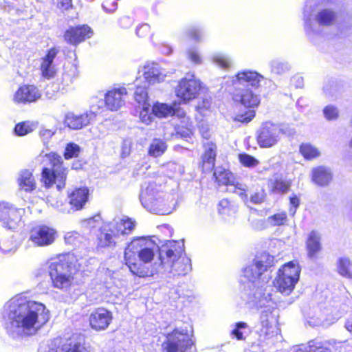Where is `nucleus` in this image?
Returning <instances> with one entry per match:
<instances>
[{"mask_svg":"<svg viewBox=\"0 0 352 352\" xmlns=\"http://www.w3.org/2000/svg\"><path fill=\"white\" fill-rule=\"evenodd\" d=\"M139 108L141 109L140 111V119L143 123L149 124L153 119L152 113H151V104H148V107L141 106Z\"/></svg>","mask_w":352,"mask_h":352,"instance_id":"obj_56","label":"nucleus"},{"mask_svg":"<svg viewBox=\"0 0 352 352\" xmlns=\"http://www.w3.org/2000/svg\"><path fill=\"white\" fill-rule=\"evenodd\" d=\"M232 98L234 102L248 108L256 107L260 103L259 96L254 94L250 88L235 87Z\"/></svg>","mask_w":352,"mask_h":352,"instance_id":"obj_21","label":"nucleus"},{"mask_svg":"<svg viewBox=\"0 0 352 352\" xmlns=\"http://www.w3.org/2000/svg\"><path fill=\"white\" fill-rule=\"evenodd\" d=\"M102 8L107 13H112L117 9L116 0H106L102 3Z\"/></svg>","mask_w":352,"mask_h":352,"instance_id":"obj_63","label":"nucleus"},{"mask_svg":"<svg viewBox=\"0 0 352 352\" xmlns=\"http://www.w3.org/2000/svg\"><path fill=\"white\" fill-rule=\"evenodd\" d=\"M214 177L219 185L228 186L230 192L238 194L244 202L247 201L246 186L239 183L234 184L232 181L233 175L229 170L223 167H217L214 171Z\"/></svg>","mask_w":352,"mask_h":352,"instance_id":"obj_17","label":"nucleus"},{"mask_svg":"<svg viewBox=\"0 0 352 352\" xmlns=\"http://www.w3.org/2000/svg\"><path fill=\"white\" fill-rule=\"evenodd\" d=\"M274 263V257L267 252L255 256L252 262L243 269L241 282L243 285L242 298L244 301L252 298L255 293L261 296L267 293V288H273L267 285L270 277L264 274Z\"/></svg>","mask_w":352,"mask_h":352,"instance_id":"obj_4","label":"nucleus"},{"mask_svg":"<svg viewBox=\"0 0 352 352\" xmlns=\"http://www.w3.org/2000/svg\"><path fill=\"white\" fill-rule=\"evenodd\" d=\"M54 3L62 11L67 10L72 7V0H54Z\"/></svg>","mask_w":352,"mask_h":352,"instance_id":"obj_62","label":"nucleus"},{"mask_svg":"<svg viewBox=\"0 0 352 352\" xmlns=\"http://www.w3.org/2000/svg\"><path fill=\"white\" fill-rule=\"evenodd\" d=\"M287 221V214L285 212H281L267 217V222L272 226H279L283 225Z\"/></svg>","mask_w":352,"mask_h":352,"instance_id":"obj_51","label":"nucleus"},{"mask_svg":"<svg viewBox=\"0 0 352 352\" xmlns=\"http://www.w3.org/2000/svg\"><path fill=\"white\" fill-rule=\"evenodd\" d=\"M300 153L308 160L317 158L320 155L319 149L309 143L302 144L300 146Z\"/></svg>","mask_w":352,"mask_h":352,"instance_id":"obj_44","label":"nucleus"},{"mask_svg":"<svg viewBox=\"0 0 352 352\" xmlns=\"http://www.w3.org/2000/svg\"><path fill=\"white\" fill-rule=\"evenodd\" d=\"M291 186L289 182L283 180L278 176H275L271 179L269 182V187L273 192L275 193H286Z\"/></svg>","mask_w":352,"mask_h":352,"instance_id":"obj_38","label":"nucleus"},{"mask_svg":"<svg viewBox=\"0 0 352 352\" xmlns=\"http://www.w3.org/2000/svg\"><path fill=\"white\" fill-rule=\"evenodd\" d=\"M296 352H331L329 349L324 347L320 342L311 340L308 344L302 345Z\"/></svg>","mask_w":352,"mask_h":352,"instance_id":"obj_46","label":"nucleus"},{"mask_svg":"<svg viewBox=\"0 0 352 352\" xmlns=\"http://www.w3.org/2000/svg\"><path fill=\"white\" fill-rule=\"evenodd\" d=\"M152 113L158 118H166L174 114V102L172 104L156 102L153 104Z\"/></svg>","mask_w":352,"mask_h":352,"instance_id":"obj_36","label":"nucleus"},{"mask_svg":"<svg viewBox=\"0 0 352 352\" xmlns=\"http://www.w3.org/2000/svg\"><path fill=\"white\" fill-rule=\"evenodd\" d=\"M248 330V325L245 322H238L232 325V329L230 336L232 338L237 340H243L245 339L244 333Z\"/></svg>","mask_w":352,"mask_h":352,"instance_id":"obj_47","label":"nucleus"},{"mask_svg":"<svg viewBox=\"0 0 352 352\" xmlns=\"http://www.w3.org/2000/svg\"><path fill=\"white\" fill-rule=\"evenodd\" d=\"M301 269L296 261H289L278 271L274 280V287L284 295H289L300 278Z\"/></svg>","mask_w":352,"mask_h":352,"instance_id":"obj_9","label":"nucleus"},{"mask_svg":"<svg viewBox=\"0 0 352 352\" xmlns=\"http://www.w3.org/2000/svg\"><path fill=\"white\" fill-rule=\"evenodd\" d=\"M312 181L318 186H328L332 180L333 175L331 170L325 166H318L311 170Z\"/></svg>","mask_w":352,"mask_h":352,"instance_id":"obj_26","label":"nucleus"},{"mask_svg":"<svg viewBox=\"0 0 352 352\" xmlns=\"http://www.w3.org/2000/svg\"><path fill=\"white\" fill-rule=\"evenodd\" d=\"M255 117L254 110H248L245 113H241L236 116L234 120L242 123H248Z\"/></svg>","mask_w":352,"mask_h":352,"instance_id":"obj_57","label":"nucleus"},{"mask_svg":"<svg viewBox=\"0 0 352 352\" xmlns=\"http://www.w3.org/2000/svg\"><path fill=\"white\" fill-rule=\"evenodd\" d=\"M239 160L240 162L246 167H255L256 166L259 162L253 156L248 155L247 153L239 154Z\"/></svg>","mask_w":352,"mask_h":352,"instance_id":"obj_55","label":"nucleus"},{"mask_svg":"<svg viewBox=\"0 0 352 352\" xmlns=\"http://www.w3.org/2000/svg\"><path fill=\"white\" fill-rule=\"evenodd\" d=\"M18 245L13 235L4 236L0 239V250L4 253L15 252Z\"/></svg>","mask_w":352,"mask_h":352,"instance_id":"obj_43","label":"nucleus"},{"mask_svg":"<svg viewBox=\"0 0 352 352\" xmlns=\"http://www.w3.org/2000/svg\"><path fill=\"white\" fill-rule=\"evenodd\" d=\"M185 34L189 38L197 42L202 41L204 37V31L202 28L198 26H190L186 29Z\"/></svg>","mask_w":352,"mask_h":352,"instance_id":"obj_50","label":"nucleus"},{"mask_svg":"<svg viewBox=\"0 0 352 352\" xmlns=\"http://www.w3.org/2000/svg\"><path fill=\"white\" fill-rule=\"evenodd\" d=\"M94 32L87 25L70 27L64 34V38L68 43L77 45L85 40L92 36Z\"/></svg>","mask_w":352,"mask_h":352,"instance_id":"obj_19","label":"nucleus"},{"mask_svg":"<svg viewBox=\"0 0 352 352\" xmlns=\"http://www.w3.org/2000/svg\"><path fill=\"white\" fill-rule=\"evenodd\" d=\"M136 222L128 217H116L109 222L108 230L115 235H128L135 229Z\"/></svg>","mask_w":352,"mask_h":352,"instance_id":"obj_22","label":"nucleus"},{"mask_svg":"<svg viewBox=\"0 0 352 352\" xmlns=\"http://www.w3.org/2000/svg\"><path fill=\"white\" fill-rule=\"evenodd\" d=\"M41 96L39 90L34 85H25L19 87L16 91L14 100L16 103L33 102Z\"/></svg>","mask_w":352,"mask_h":352,"instance_id":"obj_24","label":"nucleus"},{"mask_svg":"<svg viewBox=\"0 0 352 352\" xmlns=\"http://www.w3.org/2000/svg\"><path fill=\"white\" fill-rule=\"evenodd\" d=\"M267 293L258 296L255 293L245 301L250 308L261 309L260 322L261 328L257 343L251 346L252 352H267L281 338L278 328L279 310L273 297V288H267Z\"/></svg>","mask_w":352,"mask_h":352,"instance_id":"obj_2","label":"nucleus"},{"mask_svg":"<svg viewBox=\"0 0 352 352\" xmlns=\"http://www.w3.org/2000/svg\"><path fill=\"white\" fill-rule=\"evenodd\" d=\"M140 200L146 210L160 215L171 213L176 204L175 195L164 192L162 186H157L154 182H144Z\"/></svg>","mask_w":352,"mask_h":352,"instance_id":"obj_6","label":"nucleus"},{"mask_svg":"<svg viewBox=\"0 0 352 352\" xmlns=\"http://www.w3.org/2000/svg\"><path fill=\"white\" fill-rule=\"evenodd\" d=\"M336 13L334 10L329 8H323L318 11L315 15V21L320 26H330L336 19Z\"/></svg>","mask_w":352,"mask_h":352,"instance_id":"obj_31","label":"nucleus"},{"mask_svg":"<svg viewBox=\"0 0 352 352\" xmlns=\"http://www.w3.org/2000/svg\"><path fill=\"white\" fill-rule=\"evenodd\" d=\"M210 106L211 98L210 97H205L202 98L201 102H199L196 109L199 113L205 115V112L210 109Z\"/></svg>","mask_w":352,"mask_h":352,"instance_id":"obj_58","label":"nucleus"},{"mask_svg":"<svg viewBox=\"0 0 352 352\" xmlns=\"http://www.w3.org/2000/svg\"><path fill=\"white\" fill-rule=\"evenodd\" d=\"M109 223H106L101 229L98 235V245L102 248L109 247L116 244L115 239L118 235H115L112 232L108 230Z\"/></svg>","mask_w":352,"mask_h":352,"instance_id":"obj_34","label":"nucleus"},{"mask_svg":"<svg viewBox=\"0 0 352 352\" xmlns=\"http://www.w3.org/2000/svg\"><path fill=\"white\" fill-rule=\"evenodd\" d=\"M127 94L126 88L118 87L109 90L104 95L106 108L111 111H117L124 104V97Z\"/></svg>","mask_w":352,"mask_h":352,"instance_id":"obj_23","label":"nucleus"},{"mask_svg":"<svg viewBox=\"0 0 352 352\" xmlns=\"http://www.w3.org/2000/svg\"><path fill=\"white\" fill-rule=\"evenodd\" d=\"M78 76V69L76 63H68L64 65L61 84L64 87L70 86Z\"/></svg>","mask_w":352,"mask_h":352,"instance_id":"obj_32","label":"nucleus"},{"mask_svg":"<svg viewBox=\"0 0 352 352\" xmlns=\"http://www.w3.org/2000/svg\"><path fill=\"white\" fill-rule=\"evenodd\" d=\"M75 267L70 256L60 254L49 262V274L52 286L63 292H68L74 285Z\"/></svg>","mask_w":352,"mask_h":352,"instance_id":"obj_8","label":"nucleus"},{"mask_svg":"<svg viewBox=\"0 0 352 352\" xmlns=\"http://www.w3.org/2000/svg\"><path fill=\"white\" fill-rule=\"evenodd\" d=\"M161 250L162 246L160 248L148 237L133 238L124 250L125 264L133 275L140 278L153 276L161 272L158 268L159 263H155L152 266L149 263L156 253H159L160 261Z\"/></svg>","mask_w":352,"mask_h":352,"instance_id":"obj_3","label":"nucleus"},{"mask_svg":"<svg viewBox=\"0 0 352 352\" xmlns=\"http://www.w3.org/2000/svg\"><path fill=\"white\" fill-rule=\"evenodd\" d=\"M167 149L166 142L160 138H154L148 147V153L150 156L157 157L162 156Z\"/></svg>","mask_w":352,"mask_h":352,"instance_id":"obj_37","label":"nucleus"},{"mask_svg":"<svg viewBox=\"0 0 352 352\" xmlns=\"http://www.w3.org/2000/svg\"><path fill=\"white\" fill-rule=\"evenodd\" d=\"M210 59L213 64L221 69H228L231 66V58L226 53L215 52L211 55Z\"/></svg>","mask_w":352,"mask_h":352,"instance_id":"obj_42","label":"nucleus"},{"mask_svg":"<svg viewBox=\"0 0 352 352\" xmlns=\"http://www.w3.org/2000/svg\"><path fill=\"white\" fill-rule=\"evenodd\" d=\"M218 210L220 214L224 217H229L235 214L237 207L228 199H223L219 203Z\"/></svg>","mask_w":352,"mask_h":352,"instance_id":"obj_45","label":"nucleus"},{"mask_svg":"<svg viewBox=\"0 0 352 352\" xmlns=\"http://www.w3.org/2000/svg\"><path fill=\"white\" fill-rule=\"evenodd\" d=\"M112 319L111 311L104 308H98L90 314L89 324L96 331H103L108 328Z\"/></svg>","mask_w":352,"mask_h":352,"instance_id":"obj_20","label":"nucleus"},{"mask_svg":"<svg viewBox=\"0 0 352 352\" xmlns=\"http://www.w3.org/2000/svg\"><path fill=\"white\" fill-rule=\"evenodd\" d=\"M17 183L21 190L30 192L35 190L36 182L32 172L28 170H22L19 172Z\"/></svg>","mask_w":352,"mask_h":352,"instance_id":"obj_30","label":"nucleus"},{"mask_svg":"<svg viewBox=\"0 0 352 352\" xmlns=\"http://www.w3.org/2000/svg\"><path fill=\"white\" fill-rule=\"evenodd\" d=\"M307 250V256L311 260L318 258V254L322 249L320 243V235L316 231H311L307 238L306 242Z\"/></svg>","mask_w":352,"mask_h":352,"instance_id":"obj_29","label":"nucleus"},{"mask_svg":"<svg viewBox=\"0 0 352 352\" xmlns=\"http://www.w3.org/2000/svg\"><path fill=\"white\" fill-rule=\"evenodd\" d=\"M165 340L162 344V352H195L193 328L189 324L181 327L169 326L164 333Z\"/></svg>","mask_w":352,"mask_h":352,"instance_id":"obj_7","label":"nucleus"},{"mask_svg":"<svg viewBox=\"0 0 352 352\" xmlns=\"http://www.w3.org/2000/svg\"><path fill=\"white\" fill-rule=\"evenodd\" d=\"M59 50L56 47L50 49L46 55L42 58L41 63V71L42 76L47 79L54 76L56 73L55 65L53 62Z\"/></svg>","mask_w":352,"mask_h":352,"instance_id":"obj_25","label":"nucleus"},{"mask_svg":"<svg viewBox=\"0 0 352 352\" xmlns=\"http://www.w3.org/2000/svg\"><path fill=\"white\" fill-rule=\"evenodd\" d=\"M324 118L328 121L336 120L340 116L338 108L333 104H328L322 109Z\"/></svg>","mask_w":352,"mask_h":352,"instance_id":"obj_49","label":"nucleus"},{"mask_svg":"<svg viewBox=\"0 0 352 352\" xmlns=\"http://www.w3.org/2000/svg\"><path fill=\"white\" fill-rule=\"evenodd\" d=\"M289 204L290 208L289 212L292 216H294L300 205V199L296 195H293L289 198Z\"/></svg>","mask_w":352,"mask_h":352,"instance_id":"obj_60","label":"nucleus"},{"mask_svg":"<svg viewBox=\"0 0 352 352\" xmlns=\"http://www.w3.org/2000/svg\"><path fill=\"white\" fill-rule=\"evenodd\" d=\"M23 208H18L8 202H0V221L4 228L16 230L23 225Z\"/></svg>","mask_w":352,"mask_h":352,"instance_id":"obj_15","label":"nucleus"},{"mask_svg":"<svg viewBox=\"0 0 352 352\" xmlns=\"http://www.w3.org/2000/svg\"><path fill=\"white\" fill-rule=\"evenodd\" d=\"M269 67L272 74L279 76L288 72L291 69L288 62L279 58L272 60L269 63Z\"/></svg>","mask_w":352,"mask_h":352,"instance_id":"obj_39","label":"nucleus"},{"mask_svg":"<svg viewBox=\"0 0 352 352\" xmlns=\"http://www.w3.org/2000/svg\"><path fill=\"white\" fill-rule=\"evenodd\" d=\"M89 190L87 188H76L68 195V202L70 207L64 206L63 204H59L58 201L54 203L48 197L47 198V203L52 207L57 208L58 210L63 213H72L76 210H81L88 200Z\"/></svg>","mask_w":352,"mask_h":352,"instance_id":"obj_14","label":"nucleus"},{"mask_svg":"<svg viewBox=\"0 0 352 352\" xmlns=\"http://www.w3.org/2000/svg\"><path fill=\"white\" fill-rule=\"evenodd\" d=\"M101 221V217L99 214L95 215L89 219H85L82 221V223L84 227H87L88 228H94L99 224Z\"/></svg>","mask_w":352,"mask_h":352,"instance_id":"obj_59","label":"nucleus"},{"mask_svg":"<svg viewBox=\"0 0 352 352\" xmlns=\"http://www.w3.org/2000/svg\"><path fill=\"white\" fill-rule=\"evenodd\" d=\"M80 151V147L75 143H69L67 144L64 153V157L66 160L76 157Z\"/></svg>","mask_w":352,"mask_h":352,"instance_id":"obj_53","label":"nucleus"},{"mask_svg":"<svg viewBox=\"0 0 352 352\" xmlns=\"http://www.w3.org/2000/svg\"><path fill=\"white\" fill-rule=\"evenodd\" d=\"M313 9L311 5L307 3L303 10V20L305 22V30L310 39L314 40V36L319 34L318 28H315L312 25L311 15Z\"/></svg>","mask_w":352,"mask_h":352,"instance_id":"obj_33","label":"nucleus"},{"mask_svg":"<svg viewBox=\"0 0 352 352\" xmlns=\"http://www.w3.org/2000/svg\"><path fill=\"white\" fill-rule=\"evenodd\" d=\"M35 127V124L32 122H22L16 124L14 133L18 136H23L33 131Z\"/></svg>","mask_w":352,"mask_h":352,"instance_id":"obj_48","label":"nucleus"},{"mask_svg":"<svg viewBox=\"0 0 352 352\" xmlns=\"http://www.w3.org/2000/svg\"><path fill=\"white\" fill-rule=\"evenodd\" d=\"M106 107L105 98H99L98 96H94L91 98L90 109L87 111V114L93 120L97 116L103 112Z\"/></svg>","mask_w":352,"mask_h":352,"instance_id":"obj_40","label":"nucleus"},{"mask_svg":"<svg viewBox=\"0 0 352 352\" xmlns=\"http://www.w3.org/2000/svg\"><path fill=\"white\" fill-rule=\"evenodd\" d=\"M8 322L7 333L13 338L36 335L50 320V312L37 301L15 297L5 306Z\"/></svg>","mask_w":352,"mask_h":352,"instance_id":"obj_1","label":"nucleus"},{"mask_svg":"<svg viewBox=\"0 0 352 352\" xmlns=\"http://www.w3.org/2000/svg\"><path fill=\"white\" fill-rule=\"evenodd\" d=\"M265 192L263 190L251 195L250 201L254 204H259L264 201Z\"/></svg>","mask_w":352,"mask_h":352,"instance_id":"obj_64","label":"nucleus"},{"mask_svg":"<svg viewBox=\"0 0 352 352\" xmlns=\"http://www.w3.org/2000/svg\"><path fill=\"white\" fill-rule=\"evenodd\" d=\"M138 74L139 78L137 79L140 80L141 77H143L144 82L147 85L162 82L166 76L160 65L154 62H148L140 67L138 69Z\"/></svg>","mask_w":352,"mask_h":352,"instance_id":"obj_18","label":"nucleus"},{"mask_svg":"<svg viewBox=\"0 0 352 352\" xmlns=\"http://www.w3.org/2000/svg\"><path fill=\"white\" fill-rule=\"evenodd\" d=\"M204 153L202 155L203 169L210 170L214 166V162L217 155V146L212 142L204 143Z\"/></svg>","mask_w":352,"mask_h":352,"instance_id":"obj_27","label":"nucleus"},{"mask_svg":"<svg viewBox=\"0 0 352 352\" xmlns=\"http://www.w3.org/2000/svg\"><path fill=\"white\" fill-rule=\"evenodd\" d=\"M202 82L193 73H188L179 80L175 87L177 98L186 104L198 98L202 90Z\"/></svg>","mask_w":352,"mask_h":352,"instance_id":"obj_12","label":"nucleus"},{"mask_svg":"<svg viewBox=\"0 0 352 352\" xmlns=\"http://www.w3.org/2000/svg\"><path fill=\"white\" fill-rule=\"evenodd\" d=\"M151 28L147 23H144L138 25L136 28V34L139 37H146L150 33Z\"/></svg>","mask_w":352,"mask_h":352,"instance_id":"obj_61","label":"nucleus"},{"mask_svg":"<svg viewBox=\"0 0 352 352\" xmlns=\"http://www.w3.org/2000/svg\"><path fill=\"white\" fill-rule=\"evenodd\" d=\"M187 58L195 65H200L202 63V58L196 47H190L186 51Z\"/></svg>","mask_w":352,"mask_h":352,"instance_id":"obj_54","label":"nucleus"},{"mask_svg":"<svg viewBox=\"0 0 352 352\" xmlns=\"http://www.w3.org/2000/svg\"><path fill=\"white\" fill-rule=\"evenodd\" d=\"M232 82L234 87L249 88V87H251L257 89L263 84L267 85L272 89H274L276 87L272 80L266 78L257 72L250 69L239 71L232 80Z\"/></svg>","mask_w":352,"mask_h":352,"instance_id":"obj_13","label":"nucleus"},{"mask_svg":"<svg viewBox=\"0 0 352 352\" xmlns=\"http://www.w3.org/2000/svg\"><path fill=\"white\" fill-rule=\"evenodd\" d=\"M52 168H44L42 171L43 181L46 187H50L52 184H56L58 190L65 187V182L67 177V169L63 167L62 158L55 153L51 152L45 154Z\"/></svg>","mask_w":352,"mask_h":352,"instance_id":"obj_11","label":"nucleus"},{"mask_svg":"<svg viewBox=\"0 0 352 352\" xmlns=\"http://www.w3.org/2000/svg\"><path fill=\"white\" fill-rule=\"evenodd\" d=\"M183 241H168L162 245L160 262L156 274L170 282V279L185 276L190 272L191 261L184 252Z\"/></svg>","mask_w":352,"mask_h":352,"instance_id":"obj_5","label":"nucleus"},{"mask_svg":"<svg viewBox=\"0 0 352 352\" xmlns=\"http://www.w3.org/2000/svg\"><path fill=\"white\" fill-rule=\"evenodd\" d=\"M91 119L86 112L82 115H76L73 113H68L65 118V124L72 129H80L88 125Z\"/></svg>","mask_w":352,"mask_h":352,"instance_id":"obj_28","label":"nucleus"},{"mask_svg":"<svg viewBox=\"0 0 352 352\" xmlns=\"http://www.w3.org/2000/svg\"><path fill=\"white\" fill-rule=\"evenodd\" d=\"M138 82L139 80L136 79V89L134 93V98L139 104L138 107L141 106L148 107V104H150L148 101V92L146 90L148 85L144 84L143 86H140Z\"/></svg>","mask_w":352,"mask_h":352,"instance_id":"obj_41","label":"nucleus"},{"mask_svg":"<svg viewBox=\"0 0 352 352\" xmlns=\"http://www.w3.org/2000/svg\"><path fill=\"white\" fill-rule=\"evenodd\" d=\"M64 239L67 244L77 246L82 242L83 237L77 232L72 231L67 232Z\"/></svg>","mask_w":352,"mask_h":352,"instance_id":"obj_52","label":"nucleus"},{"mask_svg":"<svg viewBox=\"0 0 352 352\" xmlns=\"http://www.w3.org/2000/svg\"><path fill=\"white\" fill-rule=\"evenodd\" d=\"M57 231L52 227L40 225L33 227L28 234V241L35 247H47L56 240Z\"/></svg>","mask_w":352,"mask_h":352,"instance_id":"obj_16","label":"nucleus"},{"mask_svg":"<svg viewBox=\"0 0 352 352\" xmlns=\"http://www.w3.org/2000/svg\"><path fill=\"white\" fill-rule=\"evenodd\" d=\"M338 273L346 278H352V262L349 257H340L336 263Z\"/></svg>","mask_w":352,"mask_h":352,"instance_id":"obj_35","label":"nucleus"},{"mask_svg":"<svg viewBox=\"0 0 352 352\" xmlns=\"http://www.w3.org/2000/svg\"><path fill=\"white\" fill-rule=\"evenodd\" d=\"M294 130L287 124L264 122L258 131L257 142L261 148H270L275 146L283 135L291 136Z\"/></svg>","mask_w":352,"mask_h":352,"instance_id":"obj_10","label":"nucleus"}]
</instances>
